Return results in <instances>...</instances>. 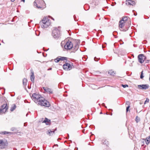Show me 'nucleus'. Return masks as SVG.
Wrapping results in <instances>:
<instances>
[{
    "label": "nucleus",
    "instance_id": "nucleus-38",
    "mask_svg": "<svg viewBox=\"0 0 150 150\" xmlns=\"http://www.w3.org/2000/svg\"><path fill=\"white\" fill-rule=\"evenodd\" d=\"M140 103V104H142V103Z\"/></svg>",
    "mask_w": 150,
    "mask_h": 150
},
{
    "label": "nucleus",
    "instance_id": "nucleus-31",
    "mask_svg": "<svg viewBox=\"0 0 150 150\" xmlns=\"http://www.w3.org/2000/svg\"><path fill=\"white\" fill-rule=\"evenodd\" d=\"M52 69V68H50V69H48L47 70H51Z\"/></svg>",
    "mask_w": 150,
    "mask_h": 150
},
{
    "label": "nucleus",
    "instance_id": "nucleus-14",
    "mask_svg": "<svg viewBox=\"0 0 150 150\" xmlns=\"http://www.w3.org/2000/svg\"><path fill=\"white\" fill-rule=\"evenodd\" d=\"M43 88L46 92L49 93H52V90L50 88L47 87H43Z\"/></svg>",
    "mask_w": 150,
    "mask_h": 150
},
{
    "label": "nucleus",
    "instance_id": "nucleus-35",
    "mask_svg": "<svg viewBox=\"0 0 150 150\" xmlns=\"http://www.w3.org/2000/svg\"><path fill=\"white\" fill-rule=\"evenodd\" d=\"M75 16H74V20H75Z\"/></svg>",
    "mask_w": 150,
    "mask_h": 150
},
{
    "label": "nucleus",
    "instance_id": "nucleus-12",
    "mask_svg": "<svg viewBox=\"0 0 150 150\" xmlns=\"http://www.w3.org/2000/svg\"><path fill=\"white\" fill-rule=\"evenodd\" d=\"M42 122L45 123L47 125H50L51 124L50 120L47 118H45V120Z\"/></svg>",
    "mask_w": 150,
    "mask_h": 150
},
{
    "label": "nucleus",
    "instance_id": "nucleus-1",
    "mask_svg": "<svg viewBox=\"0 0 150 150\" xmlns=\"http://www.w3.org/2000/svg\"><path fill=\"white\" fill-rule=\"evenodd\" d=\"M31 98L35 103L42 106L48 107L50 105L49 102L38 93H33Z\"/></svg>",
    "mask_w": 150,
    "mask_h": 150
},
{
    "label": "nucleus",
    "instance_id": "nucleus-2",
    "mask_svg": "<svg viewBox=\"0 0 150 150\" xmlns=\"http://www.w3.org/2000/svg\"><path fill=\"white\" fill-rule=\"evenodd\" d=\"M34 4V6H36L37 8L42 9L46 7L45 4L43 0H35Z\"/></svg>",
    "mask_w": 150,
    "mask_h": 150
},
{
    "label": "nucleus",
    "instance_id": "nucleus-29",
    "mask_svg": "<svg viewBox=\"0 0 150 150\" xmlns=\"http://www.w3.org/2000/svg\"><path fill=\"white\" fill-rule=\"evenodd\" d=\"M129 107H130V106H127V108H126V111H127V112H128V109H129Z\"/></svg>",
    "mask_w": 150,
    "mask_h": 150
},
{
    "label": "nucleus",
    "instance_id": "nucleus-34",
    "mask_svg": "<svg viewBox=\"0 0 150 150\" xmlns=\"http://www.w3.org/2000/svg\"><path fill=\"white\" fill-rule=\"evenodd\" d=\"M12 2H13L15 0H11Z\"/></svg>",
    "mask_w": 150,
    "mask_h": 150
},
{
    "label": "nucleus",
    "instance_id": "nucleus-33",
    "mask_svg": "<svg viewBox=\"0 0 150 150\" xmlns=\"http://www.w3.org/2000/svg\"><path fill=\"white\" fill-rule=\"evenodd\" d=\"M102 105L103 106H104V105H105V104H104V103H102Z\"/></svg>",
    "mask_w": 150,
    "mask_h": 150
},
{
    "label": "nucleus",
    "instance_id": "nucleus-9",
    "mask_svg": "<svg viewBox=\"0 0 150 150\" xmlns=\"http://www.w3.org/2000/svg\"><path fill=\"white\" fill-rule=\"evenodd\" d=\"M138 58L139 62L142 63L145 59L146 57L143 54H140L138 56Z\"/></svg>",
    "mask_w": 150,
    "mask_h": 150
},
{
    "label": "nucleus",
    "instance_id": "nucleus-11",
    "mask_svg": "<svg viewBox=\"0 0 150 150\" xmlns=\"http://www.w3.org/2000/svg\"><path fill=\"white\" fill-rule=\"evenodd\" d=\"M126 4L127 5L134 6L136 4L135 2L131 0H127L126 1Z\"/></svg>",
    "mask_w": 150,
    "mask_h": 150
},
{
    "label": "nucleus",
    "instance_id": "nucleus-23",
    "mask_svg": "<svg viewBox=\"0 0 150 150\" xmlns=\"http://www.w3.org/2000/svg\"><path fill=\"white\" fill-rule=\"evenodd\" d=\"M10 133V132H7L6 131H4V132H2L0 133L1 134H8Z\"/></svg>",
    "mask_w": 150,
    "mask_h": 150
},
{
    "label": "nucleus",
    "instance_id": "nucleus-24",
    "mask_svg": "<svg viewBox=\"0 0 150 150\" xmlns=\"http://www.w3.org/2000/svg\"><path fill=\"white\" fill-rule=\"evenodd\" d=\"M149 102V99L148 98H147L146 99V100L145 101L144 103V104H145L147 103H148Z\"/></svg>",
    "mask_w": 150,
    "mask_h": 150
},
{
    "label": "nucleus",
    "instance_id": "nucleus-7",
    "mask_svg": "<svg viewBox=\"0 0 150 150\" xmlns=\"http://www.w3.org/2000/svg\"><path fill=\"white\" fill-rule=\"evenodd\" d=\"M67 58L65 57L59 56L54 59V61L56 62H58L60 60L66 62H67Z\"/></svg>",
    "mask_w": 150,
    "mask_h": 150
},
{
    "label": "nucleus",
    "instance_id": "nucleus-6",
    "mask_svg": "<svg viewBox=\"0 0 150 150\" xmlns=\"http://www.w3.org/2000/svg\"><path fill=\"white\" fill-rule=\"evenodd\" d=\"M7 144L8 143L6 141L0 139V148L1 149L5 148Z\"/></svg>",
    "mask_w": 150,
    "mask_h": 150
},
{
    "label": "nucleus",
    "instance_id": "nucleus-25",
    "mask_svg": "<svg viewBox=\"0 0 150 150\" xmlns=\"http://www.w3.org/2000/svg\"><path fill=\"white\" fill-rule=\"evenodd\" d=\"M140 119L137 116L136 117L135 120L137 122H138L139 121Z\"/></svg>",
    "mask_w": 150,
    "mask_h": 150
},
{
    "label": "nucleus",
    "instance_id": "nucleus-26",
    "mask_svg": "<svg viewBox=\"0 0 150 150\" xmlns=\"http://www.w3.org/2000/svg\"><path fill=\"white\" fill-rule=\"evenodd\" d=\"M143 71H142L141 72V75H140V78L142 79L144 77V76L143 75Z\"/></svg>",
    "mask_w": 150,
    "mask_h": 150
},
{
    "label": "nucleus",
    "instance_id": "nucleus-28",
    "mask_svg": "<svg viewBox=\"0 0 150 150\" xmlns=\"http://www.w3.org/2000/svg\"><path fill=\"white\" fill-rule=\"evenodd\" d=\"M94 60L96 61H98L99 60V59L98 58H97L96 57H95L94 58Z\"/></svg>",
    "mask_w": 150,
    "mask_h": 150
},
{
    "label": "nucleus",
    "instance_id": "nucleus-19",
    "mask_svg": "<svg viewBox=\"0 0 150 150\" xmlns=\"http://www.w3.org/2000/svg\"><path fill=\"white\" fill-rule=\"evenodd\" d=\"M16 106L14 104V105H13L11 106V108L10 110L11 111H13L16 109Z\"/></svg>",
    "mask_w": 150,
    "mask_h": 150
},
{
    "label": "nucleus",
    "instance_id": "nucleus-10",
    "mask_svg": "<svg viewBox=\"0 0 150 150\" xmlns=\"http://www.w3.org/2000/svg\"><path fill=\"white\" fill-rule=\"evenodd\" d=\"M138 87L140 89L146 90L149 88V86L148 84H142L138 85Z\"/></svg>",
    "mask_w": 150,
    "mask_h": 150
},
{
    "label": "nucleus",
    "instance_id": "nucleus-27",
    "mask_svg": "<svg viewBox=\"0 0 150 150\" xmlns=\"http://www.w3.org/2000/svg\"><path fill=\"white\" fill-rule=\"evenodd\" d=\"M122 87H123L124 88H126V87H128V85H127V84H125V85L122 84Z\"/></svg>",
    "mask_w": 150,
    "mask_h": 150
},
{
    "label": "nucleus",
    "instance_id": "nucleus-32",
    "mask_svg": "<svg viewBox=\"0 0 150 150\" xmlns=\"http://www.w3.org/2000/svg\"><path fill=\"white\" fill-rule=\"evenodd\" d=\"M21 1H23L24 2H25V0H21Z\"/></svg>",
    "mask_w": 150,
    "mask_h": 150
},
{
    "label": "nucleus",
    "instance_id": "nucleus-16",
    "mask_svg": "<svg viewBox=\"0 0 150 150\" xmlns=\"http://www.w3.org/2000/svg\"><path fill=\"white\" fill-rule=\"evenodd\" d=\"M56 130L57 128H56L54 130L52 131L51 130H49L48 131V132L47 133V134L50 136L51 135V134L52 135L54 134L55 131Z\"/></svg>",
    "mask_w": 150,
    "mask_h": 150
},
{
    "label": "nucleus",
    "instance_id": "nucleus-18",
    "mask_svg": "<svg viewBox=\"0 0 150 150\" xmlns=\"http://www.w3.org/2000/svg\"><path fill=\"white\" fill-rule=\"evenodd\" d=\"M144 141L147 145L150 142V135L146 138L144 140Z\"/></svg>",
    "mask_w": 150,
    "mask_h": 150
},
{
    "label": "nucleus",
    "instance_id": "nucleus-8",
    "mask_svg": "<svg viewBox=\"0 0 150 150\" xmlns=\"http://www.w3.org/2000/svg\"><path fill=\"white\" fill-rule=\"evenodd\" d=\"M64 69L65 70L68 71L70 70L72 68L71 66L68 63H66L63 66Z\"/></svg>",
    "mask_w": 150,
    "mask_h": 150
},
{
    "label": "nucleus",
    "instance_id": "nucleus-3",
    "mask_svg": "<svg viewBox=\"0 0 150 150\" xmlns=\"http://www.w3.org/2000/svg\"><path fill=\"white\" fill-rule=\"evenodd\" d=\"M60 28L59 27L57 28H54L52 30V35L55 39L59 38L60 36Z\"/></svg>",
    "mask_w": 150,
    "mask_h": 150
},
{
    "label": "nucleus",
    "instance_id": "nucleus-37",
    "mask_svg": "<svg viewBox=\"0 0 150 150\" xmlns=\"http://www.w3.org/2000/svg\"><path fill=\"white\" fill-rule=\"evenodd\" d=\"M134 14L135 16H136L137 15V14H135V13H134Z\"/></svg>",
    "mask_w": 150,
    "mask_h": 150
},
{
    "label": "nucleus",
    "instance_id": "nucleus-13",
    "mask_svg": "<svg viewBox=\"0 0 150 150\" xmlns=\"http://www.w3.org/2000/svg\"><path fill=\"white\" fill-rule=\"evenodd\" d=\"M28 81L27 79L24 78L23 80V87L26 89V87L27 86Z\"/></svg>",
    "mask_w": 150,
    "mask_h": 150
},
{
    "label": "nucleus",
    "instance_id": "nucleus-5",
    "mask_svg": "<svg viewBox=\"0 0 150 150\" xmlns=\"http://www.w3.org/2000/svg\"><path fill=\"white\" fill-rule=\"evenodd\" d=\"M73 45L72 43L70 41L68 40L64 46V48L65 49L70 50L73 47Z\"/></svg>",
    "mask_w": 150,
    "mask_h": 150
},
{
    "label": "nucleus",
    "instance_id": "nucleus-36",
    "mask_svg": "<svg viewBox=\"0 0 150 150\" xmlns=\"http://www.w3.org/2000/svg\"><path fill=\"white\" fill-rule=\"evenodd\" d=\"M28 115V114L27 113V114H26V116H27Z\"/></svg>",
    "mask_w": 150,
    "mask_h": 150
},
{
    "label": "nucleus",
    "instance_id": "nucleus-22",
    "mask_svg": "<svg viewBox=\"0 0 150 150\" xmlns=\"http://www.w3.org/2000/svg\"><path fill=\"white\" fill-rule=\"evenodd\" d=\"M73 47L74 48L75 50L74 51H76L79 48V45L78 44H77L76 45H75Z\"/></svg>",
    "mask_w": 150,
    "mask_h": 150
},
{
    "label": "nucleus",
    "instance_id": "nucleus-30",
    "mask_svg": "<svg viewBox=\"0 0 150 150\" xmlns=\"http://www.w3.org/2000/svg\"><path fill=\"white\" fill-rule=\"evenodd\" d=\"M150 60H146L145 61V63H149V62H150Z\"/></svg>",
    "mask_w": 150,
    "mask_h": 150
},
{
    "label": "nucleus",
    "instance_id": "nucleus-15",
    "mask_svg": "<svg viewBox=\"0 0 150 150\" xmlns=\"http://www.w3.org/2000/svg\"><path fill=\"white\" fill-rule=\"evenodd\" d=\"M126 23L123 21V20H121L119 22V26L121 28H122L125 24Z\"/></svg>",
    "mask_w": 150,
    "mask_h": 150
},
{
    "label": "nucleus",
    "instance_id": "nucleus-21",
    "mask_svg": "<svg viewBox=\"0 0 150 150\" xmlns=\"http://www.w3.org/2000/svg\"><path fill=\"white\" fill-rule=\"evenodd\" d=\"M128 17H127L125 16V17H124L123 18H122L121 20H123V21H124L126 23V21L128 20Z\"/></svg>",
    "mask_w": 150,
    "mask_h": 150
},
{
    "label": "nucleus",
    "instance_id": "nucleus-20",
    "mask_svg": "<svg viewBox=\"0 0 150 150\" xmlns=\"http://www.w3.org/2000/svg\"><path fill=\"white\" fill-rule=\"evenodd\" d=\"M108 74H110V75H111L114 76L115 74V73L112 70H110L108 72Z\"/></svg>",
    "mask_w": 150,
    "mask_h": 150
},
{
    "label": "nucleus",
    "instance_id": "nucleus-17",
    "mask_svg": "<svg viewBox=\"0 0 150 150\" xmlns=\"http://www.w3.org/2000/svg\"><path fill=\"white\" fill-rule=\"evenodd\" d=\"M30 79L32 82L34 83V82L35 77L33 72H31V75L30 77Z\"/></svg>",
    "mask_w": 150,
    "mask_h": 150
},
{
    "label": "nucleus",
    "instance_id": "nucleus-4",
    "mask_svg": "<svg viewBox=\"0 0 150 150\" xmlns=\"http://www.w3.org/2000/svg\"><path fill=\"white\" fill-rule=\"evenodd\" d=\"M42 24V26L43 28H47L49 26L50 24V21L48 18L45 17L40 22Z\"/></svg>",
    "mask_w": 150,
    "mask_h": 150
}]
</instances>
